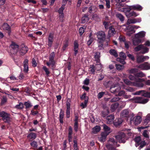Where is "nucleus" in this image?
<instances>
[{
	"label": "nucleus",
	"mask_w": 150,
	"mask_h": 150,
	"mask_svg": "<svg viewBox=\"0 0 150 150\" xmlns=\"http://www.w3.org/2000/svg\"><path fill=\"white\" fill-rule=\"evenodd\" d=\"M139 27L138 26L135 25H130L128 26L127 27V29L130 32H132V33H134L135 32V31L134 30L135 29H137L139 28Z\"/></svg>",
	"instance_id": "obj_16"
},
{
	"label": "nucleus",
	"mask_w": 150,
	"mask_h": 150,
	"mask_svg": "<svg viewBox=\"0 0 150 150\" xmlns=\"http://www.w3.org/2000/svg\"><path fill=\"white\" fill-rule=\"evenodd\" d=\"M88 15H85L82 18V23H84L87 22L89 18Z\"/></svg>",
	"instance_id": "obj_36"
},
{
	"label": "nucleus",
	"mask_w": 150,
	"mask_h": 150,
	"mask_svg": "<svg viewBox=\"0 0 150 150\" xmlns=\"http://www.w3.org/2000/svg\"><path fill=\"white\" fill-rule=\"evenodd\" d=\"M119 40L120 42H125V39L124 36L120 35L119 38Z\"/></svg>",
	"instance_id": "obj_52"
},
{
	"label": "nucleus",
	"mask_w": 150,
	"mask_h": 150,
	"mask_svg": "<svg viewBox=\"0 0 150 150\" xmlns=\"http://www.w3.org/2000/svg\"><path fill=\"white\" fill-rule=\"evenodd\" d=\"M79 45L77 41H75L74 42V50H78Z\"/></svg>",
	"instance_id": "obj_62"
},
{
	"label": "nucleus",
	"mask_w": 150,
	"mask_h": 150,
	"mask_svg": "<svg viewBox=\"0 0 150 150\" xmlns=\"http://www.w3.org/2000/svg\"><path fill=\"white\" fill-rule=\"evenodd\" d=\"M150 121V114H148L146 117L144 121L146 123H148Z\"/></svg>",
	"instance_id": "obj_58"
},
{
	"label": "nucleus",
	"mask_w": 150,
	"mask_h": 150,
	"mask_svg": "<svg viewBox=\"0 0 150 150\" xmlns=\"http://www.w3.org/2000/svg\"><path fill=\"white\" fill-rule=\"evenodd\" d=\"M94 67L93 65H91L90 66V67L88 69L89 71L91 72V73L93 74L95 72Z\"/></svg>",
	"instance_id": "obj_48"
},
{
	"label": "nucleus",
	"mask_w": 150,
	"mask_h": 150,
	"mask_svg": "<svg viewBox=\"0 0 150 150\" xmlns=\"http://www.w3.org/2000/svg\"><path fill=\"white\" fill-rule=\"evenodd\" d=\"M116 60L117 61L120 62L121 63L123 64H125L126 63V62L124 61V60L120 58H117Z\"/></svg>",
	"instance_id": "obj_59"
},
{
	"label": "nucleus",
	"mask_w": 150,
	"mask_h": 150,
	"mask_svg": "<svg viewBox=\"0 0 150 150\" xmlns=\"http://www.w3.org/2000/svg\"><path fill=\"white\" fill-rule=\"evenodd\" d=\"M102 126L103 127V130H104V132H103V133L108 135L112 132L110 128L105 124H103Z\"/></svg>",
	"instance_id": "obj_13"
},
{
	"label": "nucleus",
	"mask_w": 150,
	"mask_h": 150,
	"mask_svg": "<svg viewBox=\"0 0 150 150\" xmlns=\"http://www.w3.org/2000/svg\"><path fill=\"white\" fill-rule=\"evenodd\" d=\"M139 15V13H137L136 12L132 11L130 12L129 14H126V16L127 18H130L132 17H136Z\"/></svg>",
	"instance_id": "obj_25"
},
{
	"label": "nucleus",
	"mask_w": 150,
	"mask_h": 150,
	"mask_svg": "<svg viewBox=\"0 0 150 150\" xmlns=\"http://www.w3.org/2000/svg\"><path fill=\"white\" fill-rule=\"evenodd\" d=\"M144 92V90H141L139 91H137L135 92V93H133L134 95H141L142 96V94H143Z\"/></svg>",
	"instance_id": "obj_55"
},
{
	"label": "nucleus",
	"mask_w": 150,
	"mask_h": 150,
	"mask_svg": "<svg viewBox=\"0 0 150 150\" xmlns=\"http://www.w3.org/2000/svg\"><path fill=\"white\" fill-rule=\"evenodd\" d=\"M121 87L118 84L113 85L111 87L110 90L112 93H115L118 92L120 89Z\"/></svg>",
	"instance_id": "obj_11"
},
{
	"label": "nucleus",
	"mask_w": 150,
	"mask_h": 150,
	"mask_svg": "<svg viewBox=\"0 0 150 150\" xmlns=\"http://www.w3.org/2000/svg\"><path fill=\"white\" fill-rule=\"evenodd\" d=\"M149 100L141 97H137L134 98L133 101L135 103L144 104L147 103Z\"/></svg>",
	"instance_id": "obj_7"
},
{
	"label": "nucleus",
	"mask_w": 150,
	"mask_h": 150,
	"mask_svg": "<svg viewBox=\"0 0 150 150\" xmlns=\"http://www.w3.org/2000/svg\"><path fill=\"white\" fill-rule=\"evenodd\" d=\"M106 2V5L108 8H109L110 7V0H105Z\"/></svg>",
	"instance_id": "obj_64"
},
{
	"label": "nucleus",
	"mask_w": 150,
	"mask_h": 150,
	"mask_svg": "<svg viewBox=\"0 0 150 150\" xmlns=\"http://www.w3.org/2000/svg\"><path fill=\"white\" fill-rule=\"evenodd\" d=\"M120 99V98L118 97H114L111 99L110 102L112 103L114 102L118 101Z\"/></svg>",
	"instance_id": "obj_56"
},
{
	"label": "nucleus",
	"mask_w": 150,
	"mask_h": 150,
	"mask_svg": "<svg viewBox=\"0 0 150 150\" xmlns=\"http://www.w3.org/2000/svg\"><path fill=\"white\" fill-rule=\"evenodd\" d=\"M100 53L99 52H97L95 53L94 55V58L96 59V60L97 62H98L99 61V59L100 57Z\"/></svg>",
	"instance_id": "obj_43"
},
{
	"label": "nucleus",
	"mask_w": 150,
	"mask_h": 150,
	"mask_svg": "<svg viewBox=\"0 0 150 150\" xmlns=\"http://www.w3.org/2000/svg\"><path fill=\"white\" fill-rule=\"evenodd\" d=\"M106 146L109 150H115V147L119 146L120 145L117 144V142L115 141L113 138H110Z\"/></svg>",
	"instance_id": "obj_2"
},
{
	"label": "nucleus",
	"mask_w": 150,
	"mask_h": 150,
	"mask_svg": "<svg viewBox=\"0 0 150 150\" xmlns=\"http://www.w3.org/2000/svg\"><path fill=\"white\" fill-rule=\"evenodd\" d=\"M127 71L129 73L133 74L135 75V74L138 72V69L136 68H133L128 69Z\"/></svg>",
	"instance_id": "obj_33"
},
{
	"label": "nucleus",
	"mask_w": 150,
	"mask_h": 150,
	"mask_svg": "<svg viewBox=\"0 0 150 150\" xmlns=\"http://www.w3.org/2000/svg\"><path fill=\"white\" fill-rule=\"evenodd\" d=\"M15 107L18 109H23L24 107L23 104L22 103H20L19 104L16 105Z\"/></svg>",
	"instance_id": "obj_45"
},
{
	"label": "nucleus",
	"mask_w": 150,
	"mask_h": 150,
	"mask_svg": "<svg viewBox=\"0 0 150 150\" xmlns=\"http://www.w3.org/2000/svg\"><path fill=\"white\" fill-rule=\"evenodd\" d=\"M109 110L107 108L106 109H105L102 112V115L103 117H105L109 114Z\"/></svg>",
	"instance_id": "obj_42"
},
{
	"label": "nucleus",
	"mask_w": 150,
	"mask_h": 150,
	"mask_svg": "<svg viewBox=\"0 0 150 150\" xmlns=\"http://www.w3.org/2000/svg\"><path fill=\"white\" fill-rule=\"evenodd\" d=\"M118 135L115 136V138L117 141L120 143H124L126 140L125 134L122 132H119Z\"/></svg>",
	"instance_id": "obj_4"
},
{
	"label": "nucleus",
	"mask_w": 150,
	"mask_h": 150,
	"mask_svg": "<svg viewBox=\"0 0 150 150\" xmlns=\"http://www.w3.org/2000/svg\"><path fill=\"white\" fill-rule=\"evenodd\" d=\"M97 9L95 6H92L89 7L88 12L91 13H93L97 11Z\"/></svg>",
	"instance_id": "obj_24"
},
{
	"label": "nucleus",
	"mask_w": 150,
	"mask_h": 150,
	"mask_svg": "<svg viewBox=\"0 0 150 150\" xmlns=\"http://www.w3.org/2000/svg\"><path fill=\"white\" fill-rule=\"evenodd\" d=\"M116 17L118 18L121 21L124 20V17L123 16L119 13H117L116 15Z\"/></svg>",
	"instance_id": "obj_41"
},
{
	"label": "nucleus",
	"mask_w": 150,
	"mask_h": 150,
	"mask_svg": "<svg viewBox=\"0 0 150 150\" xmlns=\"http://www.w3.org/2000/svg\"><path fill=\"white\" fill-rule=\"evenodd\" d=\"M97 35L98 39V41L99 43L98 47L102 46L103 45L102 43L105 39V34L103 31H100L97 33Z\"/></svg>",
	"instance_id": "obj_3"
},
{
	"label": "nucleus",
	"mask_w": 150,
	"mask_h": 150,
	"mask_svg": "<svg viewBox=\"0 0 150 150\" xmlns=\"http://www.w3.org/2000/svg\"><path fill=\"white\" fill-rule=\"evenodd\" d=\"M131 7L132 10H136L138 11H141L142 9V6L139 4L131 6Z\"/></svg>",
	"instance_id": "obj_20"
},
{
	"label": "nucleus",
	"mask_w": 150,
	"mask_h": 150,
	"mask_svg": "<svg viewBox=\"0 0 150 150\" xmlns=\"http://www.w3.org/2000/svg\"><path fill=\"white\" fill-rule=\"evenodd\" d=\"M116 67L117 69L119 70H122L124 68V67L123 65L120 64H116Z\"/></svg>",
	"instance_id": "obj_49"
},
{
	"label": "nucleus",
	"mask_w": 150,
	"mask_h": 150,
	"mask_svg": "<svg viewBox=\"0 0 150 150\" xmlns=\"http://www.w3.org/2000/svg\"><path fill=\"white\" fill-rule=\"evenodd\" d=\"M132 10V9L131 8V6H129L128 8H124L123 12H125L126 16V14H129L130 10Z\"/></svg>",
	"instance_id": "obj_37"
},
{
	"label": "nucleus",
	"mask_w": 150,
	"mask_h": 150,
	"mask_svg": "<svg viewBox=\"0 0 150 150\" xmlns=\"http://www.w3.org/2000/svg\"><path fill=\"white\" fill-rule=\"evenodd\" d=\"M134 50L136 51L141 50V53L142 54H145L148 52L149 49L143 45H140L134 48Z\"/></svg>",
	"instance_id": "obj_6"
},
{
	"label": "nucleus",
	"mask_w": 150,
	"mask_h": 150,
	"mask_svg": "<svg viewBox=\"0 0 150 150\" xmlns=\"http://www.w3.org/2000/svg\"><path fill=\"white\" fill-rule=\"evenodd\" d=\"M54 56L55 54L54 52H52L50 56L49 62L47 63V64L48 66H50V65L53 66L54 65L55 62L54 60Z\"/></svg>",
	"instance_id": "obj_8"
},
{
	"label": "nucleus",
	"mask_w": 150,
	"mask_h": 150,
	"mask_svg": "<svg viewBox=\"0 0 150 150\" xmlns=\"http://www.w3.org/2000/svg\"><path fill=\"white\" fill-rule=\"evenodd\" d=\"M63 3L64 4L62 5V6L58 10V12L59 13H63V11L64 9V7L66 4L64 3L63 2Z\"/></svg>",
	"instance_id": "obj_51"
},
{
	"label": "nucleus",
	"mask_w": 150,
	"mask_h": 150,
	"mask_svg": "<svg viewBox=\"0 0 150 150\" xmlns=\"http://www.w3.org/2000/svg\"><path fill=\"white\" fill-rule=\"evenodd\" d=\"M24 104L25 106V108L26 109L30 108L32 106L31 103L29 101L25 102Z\"/></svg>",
	"instance_id": "obj_44"
},
{
	"label": "nucleus",
	"mask_w": 150,
	"mask_h": 150,
	"mask_svg": "<svg viewBox=\"0 0 150 150\" xmlns=\"http://www.w3.org/2000/svg\"><path fill=\"white\" fill-rule=\"evenodd\" d=\"M146 144L144 141L141 142L140 144V146L138 148V149L139 150H140L146 145Z\"/></svg>",
	"instance_id": "obj_54"
},
{
	"label": "nucleus",
	"mask_w": 150,
	"mask_h": 150,
	"mask_svg": "<svg viewBox=\"0 0 150 150\" xmlns=\"http://www.w3.org/2000/svg\"><path fill=\"white\" fill-rule=\"evenodd\" d=\"M28 50V48L27 46L24 45H21L19 53L21 55H23L27 52Z\"/></svg>",
	"instance_id": "obj_15"
},
{
	"label": "nucleus",
	"mask_w": 150,
	"mask_h": 150,
	"mask_svg": "<svg viewBox=\"0 0 150 150\" xmlns=\"http://www.w3.org/2000/svg\"><path fill=\"white\" fill-rule=\"evenodd\" d=\"M88 102V100H87V98H86V99L85 100L84 103H81V104L80 106L82 108H84L86 106L87 103Z\"/></svg>",
	"instance_id": "obj_50"
},
{
	"label": "nucleus",
	"mask_w": 150,
	"mask_h": 150,
	"mask_svg": "<svg viewBox=\"0 0 150 150\" xmlns=\"http://www.w3.org/2000/svg\"><path fill=\"white\" fill-rule=\"evenodd\" d=\"M2 120L5 122L7 123L8 124H10V123L12 121V119L10 117V114L6 117H5Z\"/></svg>",
	"instance_id": "obj_28"
},
{
	"label": "nucleus",
	"mask_w": 150,
	"mask_h": 150,
	"mask_svg": "<svg viewBox=\"0 0 150 150\" xmlns=\"http://www.w3.org/2000/svg\"><path fill=\"white\" fill-rule=\"evenodd\" d=\"M28 59H25L23 62L24 71L25 72H27L28 70Z\"/></svg>",
	"instance_id": "obj_18"
},
{
	"label": "nucleus",
	"mask_w": 150,
	"mask_h": 150,
	"mask_svg": "<svg viewBox=\"0 0 150 150\" xmlns=\"http://www.w3.org/2000/svg\"><path fill=\"white\" fill-rule=\"evenodd\" d=\"M123 120L121 118H118L116 119L115 122H114V125L116 126H117L120 125L122 122Z\"/></svg>",
	"instance_id": "obj_35"
},
{
	"label": "nucleus",
	"mask_w": 150,
	"mask_h": 150,
	"mask_svg": "<svg viewBox=\"0 0 150 150\" xmlns=\"http://www.w3.org/2000/svg\"><path fill=\"white\" fill-rule=\"evenodd\" d=\"M53 34L50 33L48 38V45L50 47L52 46L53 41Z\"/></svg>",
	"instance_id": "obj_17"
},
{
	"label": "nucleus",
	"mask_w": 150,
	"mask_h": 150,
	"mask_svg": "<svg viewBox=\"0 0 150 150\" xmlns=\"http://www.w3.org/2000/svg\"><path fill=\"white\" fill-rule=\"evenodd\" d=\"M136 20L134 18V19H128L127 20V24L129 25L130 24H134L136 23L135 20Z\"/></svg>",
	"instance_id": "obj_40"
},
{
	"label": "nucleus",
	"mask_w": 150,
	"mask_h": 150,
	"mask_svg": "<svg viewBox=\"0 0 150 150\" xmlns=\"http://www.w3.org/2000/svg\"><path fill=\"white\" fill-rule=\"evenodd\" d=\"M37 137L36 134L34 133H30L27 136V138L29 139H34Z\"/></svg>",
	"instance_id": "obj_30"
},
{
	"label": "nucleus",
	"mask_w": 150,
	"mask_h": 150,
	"mask_svg": "<svg viewBox=\"0 0 150 150\" xmlns=\"http://www.w3.org/2000/svg\"><path fill=\"white\" fill-rule=\"evenodd\" d=\"M119 56L120 57L122 58L124 60L126 58V56L125 53L123 52H121L119 54Z\"/></svg>",
	"instance_id": "obj_60"
},
{
	"label": "nucleus",
	"mask_w": 150,
	"mask_h": 150,
	"mask_svg": "<svg viewBox=\"0 0 150 150\" xmlns=\"http://www.w3.org/2000/svg\"><path fill=\"white\" fill-rule=\"evenodd\" d=\"M115 33V29L114 28L112 27H109L108 33V35L109 37H111L113 36Z\"/></svg>",
	"instance_id": "obj_22"
},
{
	"label": "nucleus",
	"mask_w": 150,
	"mask_h": 150,
	"mask_svg": "<svg viewBox=\"0 0 150 150\" xmlns=\"http://www.w3.org/2000/svg\"><path fill=\"white\" fill-rule=\"evenodd\" d=\"M129 79L131 80L134 81L132 83L133 86L139 87H142L144 86V84L142 83L145 81V79L143 78H137L135 76L130 75L129 76Z\"/></svg>",
	"instance_id": "obj_1"
},
{
	"label": "nucleus",
	"mask_w": 150,
	"mask_h": 150,
	"mask_svg": "<svg viewBox=\"0 0 150 150\" xmlns=\"http://www.w3.org/2000/svg\"><path fill=\"white\" fill-rule=\"evenodd\" d=\"M9 114L4 111L0 112V116L1 117H2V119L9 115Z\"/></svg>",
	"instance_id": "obj_38"
},
{
	"label": "nucleus",
	"mask_w": 150,
	"mask_h": 150,
	"mask_svg": "<svg viewBox=\"0 0 150 150\" xmlns=\"http://www.w3.org/2000/svg\"><path fill=\"white\" fill-rule=\"evenodd\" d=\"M72 134V129L71 126L69 127V142L71 141L72 137L71 135Z\"/></svg>",
	"instance_id": "obj_32"
},
{
	"label": "nucleus",
	"mask_w": 150,
	"mask_h": 150,
	"mask_svg": "<svg viewBox=\"0 0 150 150\" xmlns=\"http://www.w3.org/2000/svg\"><path fill=\"white\" fill-rule=\"evenodd\" d=\"M119 105L118 103H115L112 104L110 107V110L112 112L115 111L118 108Z\"/></svg>",
	"instance_id": "obj_29"
},
{
	"label": "nucleus",
	"mask_w": 150,
	"mask_h": 150,
	"mask_svg": "<svg viewBox=\"0 0 150 150\" xmlns=\"http://www.w3.org/2000/svg\"><path fill=\"white\" fill-rule=\"evenodd\" d=\"M7 101V98L5 96H3L1 100V105H4Z\"/></svg>",
	"instance_id": "obj_46"
},
{
	"label": "nucleus",
	"mask_w": 150,
	"mask_h": 150,
	"mask_svg": "<svg viewBox=\"0 0 150 150\" xmlns=\"http://www.w3.org/2000/svg\"><path fill=\"white\" fill-rule=\"evenodd\" d=\"M142 120L141 117L139 116H137L135 117L134 118V122L135 125H138L139 124Z\"/></svg>",
	"instance_id": "obj_19"
},
{
	"label": "nucleus",
	"mask_w": 150,
	"mask_h": 150,
	"mask_svg": "<svg viewBox=\"0 0 150 150\" xmlns=\"http://www.w3.org/2000/svg\"><path fill=\"white\" fill-rule=\"evenodd\" d=\"M114 119V115H110L107 117V123L108 124H110L112 123Z\"/></svg>",
	"instance_id": "obj_27"
},
{
	"label": "nucleus",
	"mask_w": 150,
	"mask_h": 150,
	"mask_svg": "<svg viewBox=\"0 0 150 150\" xmlns=\"http://www.w3.org/2000/svg\"><path fill=\"white\" fill-rule=\"evenodd\" d=\"M146 33L144 31H141L135 34L134 37L136 39H139L145 37Z\"/></svg>",
	"instance_id": "obj_12"
},
{
	"label": "nucleus",
	"mask_w": 150,
	"mask_h": 150,
	"mask_svg": "<svg viewBox=\"0 0 150 150\" xmlns=\"http://www.w3.org/2000/svg\"><path fill=\"white\" fill-rule=\"evenodd\" d=\"M18 45L15 43H12L9 46V52L10 54L13 55L16 54L18 52Z\"/></svg>",
	"instance_id": "obj_5"
},
{
	"label": "nucleus",
	"mask_w": 150,
	"mask_h": 150,
	"mask_svg": "<svg viewBox=\"0 0 150 150\" xmlns=\"http://www.w3.org/2000/svg\"><path fill=\"white\" fill-rule=\"evenodd\" d=\"M137 67L142 70L150 69V64L147 62H145L138 66Z\"/></svg>",
	"instance_id": "obj_9"
},
{
	"label": "nucleus",
	"mask_w": 150,
	"mask_h": 150,
	"mask_svg": "<svg viewBox=\"0 0 150 150\" xmlns=\"http://www.w3.org/2000/svg\"><path fill=\"white\" fill-rule=\"evenodd\" d=\"M142 96L145 97L150 98V92H146L144 91V92L142 94Z\"/></svg>",
	"instance_id": "obj_53"
},
{
	"label": "nucleus",
	"mask_w": 150,
	"mask_h": 150,
	"mask_svg": "<svg viewBox=\"0 0 150 150\" xmlns=\"http://www.w3.org/2000/svg\"><path fill=\"white\" fill-rule=\"evenodd\" d=\"M124 82L127 85H133L132 83L129 81V80L127 79H124Z\"/></svg>",
	"instance_id": "obj_61"
},
{
	"label": "nucleus",
	"mask_w": 150,
	"mask_h": 150,
	"mask_svg": "<svg viewBox=\"0 0 150 150\" xmlns=\"http://www.w3.org/2000/svg\"><path fill=\"white\" fill-rule=\"evenodd\" d=\"M100 130V127L98 126H96L92 129V133L93 134H96L99 132Z\"/></svg>",
	"instance_id": "obj_26"
},
{
	"label": "nucleus",
	"mask_w": 150,
	"mask_h": 150,
	"mask_svg": "<svg viewBox=\"0 0 150 150\" xmlns=\"http://www.w3.org/2000/svg\"><path fill=\"white\" fill-rule=\"evenodd\" d=\"M45 71L46 74L48 76L50 73V72L48 69L45 66H44L42 68Z\"/></svg>",
	"instance_id": "obj_57"
},
{
	"label": "nucleus",
	"mask_w": 150,
	"mask_h": 150,
	"mask_svg": "<svg viewBox=\"0 0 150 150\" xmlns=\"http://www.w3.org/2000/svg\"><path fill=\"white\" fill-rule=\"evenodd\" d=\"M149 58L148 56L138 55L137 57V63H140L144 61L146 59H149Z\"/></svg>",
	"instance_id": "obj_10"
},
{
	"label": "nucleus",
	"mask_w": 150,
	"mask_h": 150,
	"mask_svg": "<svg viewBox=\"0 0 150 150\" xmlns=\"http://www.w3.org/2000/svg\"><path fill=\"white\" fill-rule=\"evenodd\" d=\"M126 90L127 91L130 92H133L135 90V88L130 87L127 88Z\"/></svg>",
	"instance_id": "obj_63"
},
{
	"label": "nucleus",
	"mask_w": 150,
	"mask_h": 150,
	"mask_svg": "<svg viewBox=\"0 0 150 150\" xmlns=\"http://www.w3.org/2000/svg\"><path fill=\"white\" fill-rule=\"evenodd\" d=\"M136 38L133 40V44L134 45H137L139 44L142 43V40L139 39H136Z\"/></svg>",
	"instance_id": "obj_31"
},
{
	"label": "nucleus",
	"mask_w": 150,
	"mask_h": 150,
	"mask_svg": "<svg viewBox=\"0 0 150 150\" xmlns=\"http://www.w3.org/2000/svg\"><path fill=\"white\" fill-rule=\"evenodd\" d=\"M109 52L111 54L113 55L115 57H116L118 56V54L116 51L115 50L112 49L110 50Z\"/></svg>",
	"instance_id": "obj_39"
},
{
	"label": "nucleus",
	"mask_w": 150,
	"mask_h": 150,
	"mask_svg": "<svg viewBox=\"0 0 150 150\" xmlns=\"http://www.w3.org/2000/svg\"><path fill=\"white\" fill-rule=\"evenodd\" d=\"M70 99L69 98L67 99L66 102L67 109H70Z\"/></svg>",
	"instance_id": "obj_47"
},
{
	"label": "nucleus",
	"mask_w": 150,
	"mask_h": 150,
	"mask_svg": "<svg viewBox=\"0 0 150 150\" xmlns=\"http://www.w3.org/2000/svg\"><path fill=\"white\" fill-rule=\"evenodd\" d=\"M108 135L102 132L101 134L100 137L98 138V139L100 142H103L105 141L106 137Z\"/></svg>",
	"instance_id": "obj_23"
},
{
	"label": "nucleus",
	"mask_w": 150,
	"mask_h": 150,
	"mask_svg": "<svg viewBox=\"0 0 150 150\" xmlns=\"http://www.w3.org/2000/svg\"><path fill=\"white\" fill-rule=\"evenodd\" d=\"M146 76L141 71L135 74V76L137 78L139 77H143Z\"/></svg>",
	"instance_id": "obj_34"
},
{
	"label": "nucleus",
	"mask_w": 150,
	"mask_h": 150,
	"mask_svg": "<svg viewBox=\"0 0 150 150\" xmlns=\"http://www.w3.org/2000/svg\"><path fill=\"white\" fill-rule=\"evenodd\" d=\"M2 27L4 30L6 31L8 33V35L10 34L11 32V27L8 24L4 23L2 25Z\"/></svg>",
	"instance_id": "obj_14"
},
{
	"label": "nucleus",
	"mask_w": 150,
	"mask_h": 150,
	"mask_svg": "<svg viewBox=\"0 0 150 150\" xmlns=\"http://www.w3.org/2000/svg\"><path fill=\"white\" fill-rule=\"evenodd\" d=\"M129 115V111L127 110H125L122 112L121 116L122 117H128Z\"/></svg>",
	"instance_id": "obj_21"
}]
</instances>
